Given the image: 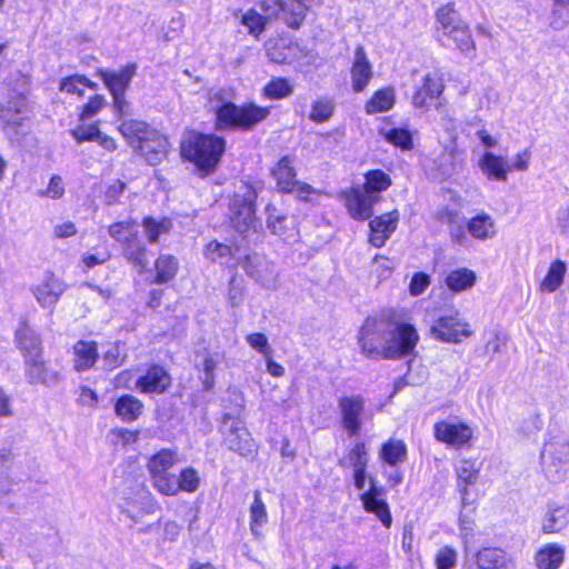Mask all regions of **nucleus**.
Returning a JSON list of instances; mask_svg holds the SVG:
<instances>
[{
  "mask_svg": "<svg viewBox=\"0 0 569 569\" xmlns=\"http://www.w3.org/2000/svg\"><path fill=\"white\" fill-rule=\"evenodd\" d=\"M224 147L223 138L213 134L190 133L181 144V154L200 170L211 171L218 164Z\"/></svg>",
  "mask_w": 569,
  "mask_h": 569,
  "instance_id": "1",
  "label": "nucleus"
},
{
  "mask_svg": "<svg viewBox=\"0 0 569 569\" xmlns=\"http://www.w3.org/2000/svg\"><path fill=\"white\" fill-rule=\"evenodd\" d=\"M270 113L269 108L253 103L237 106L232 102H223L216 109V127L223 130H251Z\"/></svg>",
  "mask_w": 569,
  "mask_h": 569,
  "instance_id": "2",
  "label": "nucleus"
},
{
  "mask_svg": "<svg viewBox=\"0 0 569 569\" xmlns=\"http://www.w3.org/2000/svg\"><path fill=\"white\" fill-rule=\"evenodd\" d=\"M388 338L385 359H400L413 352L419 341V333L413 325L403 320L393 309H388Z\"/></svg>",
  "mask_w": 569,
  "mask_h": 569,
  "instance_id": "3",
  "label": "nucleus"
},
{
  "mask_svg": "<svg viewBox=\"0 0 569 569\" xmlns=\"http://www.w3.org/2000/svg\"><path fill=\"white\" fill-rule=\"evenodd\" d=\"M256 191L244 186L240 192L234 193L230 201V221L233 229L243 238L258 233L261 228L256 217Z\"/></svg>",
  "mask_w": 569,
  "mask_h": 569,
  "instance_id": "4",
  "label": "nucleus"
},
{
  "mask_svg": "<svg viewBox=\"0 0 569 569\" xmlns=\"http://www.w3.org/2000/svg\"><path fill=\"white\" fill-rule=\"evenodd\" d=\"M388 310L368 317L358 333L360 351L368 358H383L388 338Z\"/></svg>",
  "mask_w": 569,
  "mask_h": 569,
  "instance_id": "5",
  "label": "nucleus"
},
{
  "mask_svg": "<svg viewBox=\"0 0 569 569\" xmlns=\"http://www.w3.org/2000/svg\"><path fill=\"white\" fill-rule=\"evenodd\" d=\"M541 466L549 481H565L569 473V439L552 437L546 442L541 451Z\"/></svg>",
  "mask_w": 569,
  "mask_h": 569,
  "instance_id": "6",
  "label": "nucleus"
},
{
  "mask_svg": "<svg viewBox=\"0 0 569 569\" xmlns=\"http://www.w3.org/2000/svg\"><path fill=\"white\" fill-rule=\"evenodd\" d=\"M179 461L178 452L172 449H162L149 458L147 467L152 485L160 493L176 490L177 487L173 485L174 475L169 470Z\"/></svg>",
  "mask_w": 569,
  "mask_h": 569,
  "instance_id": "7",
  "label": "nucleus"
},
{
  "mask_svg": "<svg viewBox=\"0 0 569 569\" xmlns=\"http://www.w3.org/2000/svg\"><path fill=\"white\" fill-rule=\"evenodd\" d=\"M238 264L244 270L246 274L260 283L266 289H276L279 273L272 261L266 256L251 252L243 257H238Z\"/></svg>",
  "mask_w": 569,
  "mask_h": 569,
  "instance_id": "8",
  "label": "nucleus"
},
{
  "mask_svg": "<svg viewBox=\"0 0 569 569\" xmlns=\"http://www.w3.org/2000/svg\"><path fill=\"white\" fill-rule=\"evenodd\" d=\"M430 332L435 339L455 345L472 336L469 323L458 315L439 317L431 326Z\"/></svg>",
  "mask_w": 569,
  "mask_h": 569,
  "instance_id": "9",
  "label": "nucleus"
},
{
  "mask_svg": "<svg viewBox=\"0 0 569 569\" xmlns=\"http://www.w3.org/2000/svg\"><path fill=\"white\" fill-rule=\"evenodd\" d=\"M67 283L53 272H46L42 279L32 287V293L37 302L53 312L60 298L67 290Z\"/></svg>",
  "mask_w": 569,
  "mask_h": 569,
  "instance_id": "10",
  "label": "nucleus"
},
{
  "mask_svg": "<svg viewBox=\"0 0 569 569\" xmlns=\"http://www.w3.org/2000/svg\"><path fill=\"white\" fill-rule=\"evenodd\" d=\"M435 438L456 449L471 447L473 439L472 428L465 422L440 421L433 427Z\"/></svg>",
  "mask_w": 569,
  "mask_h": 569,
  "instance_id": "11",
  "label": "nucleus"
},
{
  "mask_svg": "<svg viewBox=\"0 0 569 569\" xmlns=\"http://www.w3.org/2000/svg\"><path fill=\"white\" fill-rule=\"evenodd\" d=\"M342 428L349 436H357L361 430L365 399L361 396H343L338 400Z\"/></svg>",
  "mask_w": 569,
  "mask_h": 569,
  "instance_id": "12",
  "label": "nucleus"
},
{
  "mask_svg": "<svg viewBox=\"0 0 569 569\" xmlns=\"http://www.w3.org/2000/svg\"><path fill=\"white\" fill-rule=\"evenodd\" d=\"M341 196L345 199L348 212L357 220L369 219L373 213V206L380 199L378 194H371L360 188H352L348 191H343Z\"/></svg>",
  "mask_w": 569,
  "mask_h": 569,
  "instance_id": "13",
  "label": "nucleus"
},
{
  "mask_svg": "<svg viewBox=\"0 0 569 569\" xmlns=\"http://www.w3.org/2000/svg\"><path fill=\"white\" fill-rule=\"evenodd\" d=\"M223 442L228 449L247 458H252L257 452V445L253 438L240 422L231 423L224 432Z\"/></svg>",
  "mask_w": 569,
  "mask_h": 569,
  "instance_id": "14",
  "label": "nucleus"
},
{
  "mask_svg": "<svg viewBox=\"0 0 569 569\" xmlns=\"http://www.w3.org/2000/svg\"><path fill=\"white\" fill-rule=\"evenodd\" d=\"M382 493V489L376 486L373 479H370V489L360 496V500L367 512L373 513L386 528H390L392 517Z\"/></svg>",
  "mask_w": 569,
  "mask_h": 569,
  "instance_id": "15",
  "label": "nucleus"
},
{
  "mask_svg": "<svg viewBox=\"0 0 569 569\" xmlns=\"http://www.w3.org/2000/svg\"><path fill=\"white\" fill-rule=\"evenodd\" d=\"M171 385V377L161 366H152L138 378L136 388L144 393H162Z\"/></svg>",
  "mask_w": 569,
  "mask_h": 569,
  "instance_id": "16",
  "label": "nucleus"
},
{
  "mask_svg": "<svg viewBox=\"0 0 569 569\" xmlns=\"http://www.w3.org/2000/svg\"><path fill=\"white\" fill-rule=\"evenodd\" d=\"M399 212L397 210L376 217L370 221V242L377 248L385 246L386 241L397 229Z\"/></svg>",
  "mask_w": 569,
  "mask_h": 569,
  "instance_id": "17",
  "label": "nucleus"
},
{
  "mask_svg": "<svg viewBox=\"0 0 569 569\" xmlns=\"http://www.w3.org/2000/svg\"><path fill=\"white\" fill-rule=\"evenodd\" d=\"M445 89L442 79L436 74L427 73L422 84L412 97V104L416 108H429L441 96Z\"/></svg>",
  "mask_w": 569,
  "mask_h": 569,
  "instance_id": "18",
  "label": "nucleus"
},
{
  "mask_svg": "<svg viewBox=\"0 0 569 569\" xmlns=\"http://www.w3.org/2000/svg\"><path fill=\"white\" fill-rule=\"evenodd\" d=\"M478 167L488 180L505 182L511 167L508 159L497 156L491 151H486L478 161Z\"/></svg>",
  "mask_w": 569,
  "mask_h": 569,
  "instance_id": "19",
  "label": "nucleus"
},
{
  "mask_svg": "<svg viewBox=\"0 0 569 569\" xmlns=\"http://www.w3.org/2000/svg\"><path fill=\"white\" fill-rule=\"evenodd\" d=\"M350 72L352 90L355 92H362L373 76L371 63L368 60L362 46H358L356 48L355 59Z\"/></svg>",
  "mask_w": 569,
  "mask_h": 569,
  "instance_id": "20",
  "label": "nucleus"
},
{
  "mask_svg": "<svg viewBox=\"0 0 569 569\" xmlns=\"http://www.w3.org/2000/svg\"><path fill=\"white\" fill-rule=\"evenodd\" d=\"M137 149L149 164L154 166L166 158L169 150V141L154 130L153 133H149L148 138Z\"/></svg>",
  "mask_w": 569,
  "mask_h": 569,
  "instance_id": "21",
  "label": "nucleus"
},
{
  "mask_svg": "<svg viewBox=\"0 0 569 569\" xmlns=\"http://www.w3.org/2000/svg\"><path fill=\"white\" fill-rule=\"evenodd\" d=\"M479 569H515L513 560L500 548H482L477 552Z\"/></svg>",
  "mask_w": 569,
  "mask_h": 569,
  "instance_id": "22",
  "label": "nucleus"
},
{
  "mask_svg": "<svg viewBox=\"0 0 569 569\" xmlns=\"http://www.w3.org/2000/svg\"><path fill=\"white\" fill-rule=\"evenodd\" d=\"M136 64H128L118 72L101 70L99 73L111 94H124L136 74Z\"/></svg>",
  "mask_w": 569,
  "mask_h": 569,
  "instance_id": "23",
  "label": "nucleus"
},
{
  "mask_svg": "<svg viewBox=\"0 0 569 569\" xmlns=\"http://www.w3.org/2000/svg\"><path fill=\"white\" fill-rule=\"evenodd\" d=\"M272 176L280 191L288 193L295 192L297 172L291 157L283 156L272 169Z\"/></svg>",
  "mask_w": 569,
  "mask_h": 569,
  "instance_id": "24",
  "label": "nucleus"
},
{
  "mask_svg": "<svg viewBox=\"0 0 569 569\" xmlns=\"http://www.w3.org/2000/svg\"><path fill=\"white\" fill-rule=\"evenodd\" d=\"M479 466L473 459H460L456 465L457 487L462 496V503H466L468 487L473 485L479 476Z\"/></svg>",
  "mask_w": 569,
  "mask_h": 569,
  "instance_id": "25",
  "label": "nucleus"
},
{
  "mask_svg": "<svg viewBox=\"0 0 569 569\" xmlns=\"http://www.w3.org/2000/svg\"><path fill=\"white\" fill-rule=\"evenodd\" d=\"M98 357L96 341L79 340L73 346V368L78 372L92 368Z\"/></svg>",
  "mask_w": 569,
  "mask_h": 569,
  "instance_id": "26",
  "label": "nucleus"
},
{
  "mask_svg": "<svg viewBox=\"0 0 569 569\" xmlns=\"http://www.w3.org/2000/svg\"><path fill=\"white\" fill-rule=\"evenodd\" d=\"M448 40H451L456 47L466 58H476V42L473 40L469 26L463 22L452 31H448L443 34Z\"/></svg>",
  "mask_w": 569,
  "mask_h": 569,
  "instance_id": "27",
  "label": "nucleus"
},
{
  "mask_svg": "<svg viewBox=\"0 0 569 569\" xmlns=\"http://www.w3.org/2000/svg\"><path fill=\"white\" fill-rule=\"evenodd\" d=\"M26 362V375L30 383H42L51 385L59 380L57 372H49L44 366V362L39 357H29L24 359Z\"/></svg>",
  "mask_w": 569,
  "mask_h": 569,
  "instance_id": "28",
  "label": "nucleus"
},
{
  "mask_svg": "<svg viewBox=\"0 0 569 569\" xmlns=\"http://www.w3.org/2000/svg\"><path fill=\"white\" fill-rule=\"evenodd\" d=\"M16 337L24 359L41 356V341L34 330L26 322L21 323L16 332Z\"/></svg>",
  "mask_w": 569,
  "mask_h": 569,
  "instance_id": "29",
  "label": "nucleus"
},
{
  "mask_svg": "<svg viewBox=\"0 0 569 569\" xmlns=\"http://www.w3.org/2000/svg\"><path fill=\"white\" fill-rule=\"evenodd\" d=\"M565 559L563 547L557 543H547L536 553L535 560L539 569H559Z\"/></svg>",
  "mask_w": 569,
  "mask_h": 569,
  "instance_id": "30",
  "label": "nucleus"
},
{
  "mask_svg": "<svg viewBox=\"0 0 569 569\" xmlns=\"http://www.w3.org/2000/svg\"><path fill=\"white\" fill-rule=\"evenodd\" d=\"M119 131L128 143L136 149L148 138L149 133L154 132L146 122L139 120L123 121L119 126Z\"/></svg>",
  "mask_w": 569,
  "mask_h": 569,
  "instance_id": "31",
  "label": "nucleus"
},
{
  "mask_svg": "<svg viewBox=\"0 0 569 569\" xmlns=\"http://www.w3.org/2000/svg\"><path fill=\"white\" fill-rule=\"evenodd\" d=\"M308 10L309 7L305 3V0H283L280 19L283 20L289 28L299 29Z\"/></svg>",
  "mask_w": 569,
  "mask_h": 569,
  "instance_id": "32",
  "label": "nucleus"
},
{
  "mask_svg": "<svg viewBox=\"0 0 569 569\" xmlns=\"http://www.w3.org/2000/svg\"><path fill=\"white\" fill-rule=\"evenodd\" d=\"M468 232L478 240L491 239L496 236L495 220L488 213H479L472 217L467 224Z\"/></svg>",
  "mask_w": 569,
  "mask_h": 569,
  "instance_id": "33",
  "label": "nucleus"
},
{
  "mask_svg": "<svg viewBox=\"0 0 569 569\" xmlns=\"http://www.w3.org/2000/svg\"><path fill=\"white\" fill-rule=\"evenodd\" d=\"M204 256L211 262H218L221 264H229L230 260H236L238 262V257H242L238 247L232 248L216 240L210 241L207 244Z\"/></svg>",
  "mask_w": 569,
  "mask_h": 569,
  "instance_id": "34",
  "label": "nucleus"
},
{
  "mask_svg": "<svg viewBox=\"0 0 569 569\" xmlns=\"http://www.w3.org/2000/svg\"><path fill=\"white\" fill-rule=\"evenodd\" d=\"M250 530L256 538H261V528L268 522V512L266 505L261 499L259 490L253 492V501L250 506Z\"/></svg>",
  "mask_w": 569,
  "mask_h": 569,
  "instance_id": "35",
  "label": "nucleus"
},
{
  "mask_svg": "<svg viewBox=\"0 0 569 569\" xmlns=\"http://www.w3.org/2000/svg\"><path fill=\"white\" fill-rule=\"evenodd\" d=\"M143 409V403L132 395L120 397L116 405L114 411L126 422H132L139 418Z\"/></svg>",
  "mask_w": 569,
  "mask_h": 569,
  "instance_id": "36",
  "label": "nucleus"
},
{
  "mask_svg": "<svg viewBox=\"0 0 569 569\" xmlns=\"http://www.w3.org/2000/svg\"><path fill=\"white\" fill-rule=\"evenodd\" d=\"M437 31L442 36L452 31L465 21L460 18L453 3H447L440 7L436 12Z\"/></svg>",
  "mask_w": 569,
  "mask_h": 569,
  "instance_id": "37",
  "label": "nucleus"
},
{
  "mask_svg": "<svg viewBox=\"0 0 569 569\" xmlns=\"http://www.w3.org/2000/svg\"><path fill=\"white\" fill-rule=\"evenodd\" d=\"M477 281L476 273L467 268L452 270L446 277V286L453 292H462L471 289Z\"/></svg>",
  "mask_w": 569,
  "mask_h": 569,
  "instance_id": "38",
  "label": "nucleus"
},
{
  "mask_svg": "<svg viewBox=\"0 0 569 569\" xmlns=\"http://www.w3.org/2000/svg\"><path fill=\"white\" fill-rule=\"evenodd\" d=\"M566 272V262L560 259L555 260L548 268L547 274L540 283V290L555 292L563 283Z\"/></svg>",
  "mask_w": 569,
  "mask_h": 569,
  "instance_id": "39",
  "label": "nucleus"
},
{
  "mask_svg": "<svg viewBox=\"0 0 569 569\" xmlns=\"http://www.w3.org/2000/svg\"><path fill=\"white\" fill-rule=\"evenodd\" d=\"M395 104V91L392 88H383L373 93L367 101L365 109L368 114L386 112Z\"/></svg>",
  "mask_w": 569,
  "mask_h": 569,
  "instance_id": "40",
  "label": "nucleus"
},
{
  "mask_svg": "<svg viewBox=\"0 0 569 569\" xmlns=\"http://www.w3.org/2000/svg\"><path fill=\"white\" fill-rule=\"evenodd\" d=\"M379 456L388 465L396 466L406 460L407 446L401 440L390 439L382 445Z\"/></svg>",
  "mask_w": 569,
  "mask_h": 569,
  "instance_id": "41",
  "label": "nucleus"
},
{
  "mask_svg": "<svg viewBox=\"0 0 569 569\" xmlns=\"http://www.w3.org/2000/svg\"><path fill=\"white\" fill-rule=\"evenodd\" d=\"M123 256L140 272L146 270L148 264L147 249L138 237L123 246Z\"/></svg>",
  "mask_w": 569,
  "mask_h": 569,
  "instance_id": "42",
  "label": "nucleus"
},
{
  "mask_svg": "<svg viewBox=\"0 0 569 569\" xmlns=\"http://www.w3.org/2000/svg\"><path fill=\"white\" fill-rule=\"evenodd\" d=\"M178 271V260L172 254H161L156 260L154 283H166L173 279Z\"/></svg>",
  "mask_w": 569,
  "mask_h": 569,
  "instance_id": "43",
  "label": "nucleus"
},
{
  "mask_svg": "<svg viewBox=\"0 0 569 569\" xmlns=\"http://www.w3.org/2000/svg\"><path fill=\"white\" fill-rule=\"evenodd\" d=\"M200 483V478L196 469L188 467L181 470L179 478L173 476V485L176 488L172 492H163L166 496H176L179 491L194 492Z\"/></svg>",
  "mask_w": 569,
  "mask_h": 569,
  "instance_id": "44",
  "label": "nucleus"
},
{
  "mask_svg": "<svg viewBox=\"0 0 569 569\" xmlns=\"http://www.w3.org/2000/svg\"><path fill=\"white\" fill-rule=\"evenodd\" d=\"M142 227L148 241L156 243L162 234L169 233L172 228V222L168 218L156 220L151 217H147L142 221Z\"/></svg>",
  "mask_w": 569,
  "mask_h": 569,
  "instance_id": "45",
  "label": "nucleus"
},
{
  "mask_svg": "<svg viewBox=\"0 0 569 569\" xmlns=\"http://www.w3.org/2000/svg\"><path fill=\"white\" fill-rule=\"evenodd\" d=\"M268 58L276 63H284L291 57V47L284 39H270L266 43Z\"/></svg>",
  "mask_w": 569,
  "mask_h": 569,
  "instance_id": "46",
  "label": "nucleus"
},
{
  "mask_svg": "<svg viewBox=\"0 0 569 569\" xmlns=\"http://www.w3.org/2000/svg\"><path fill=\"white\" fill-rule=\"evenodd\" d=\"M220 362V355L207 353L203 358L201 365V376L200 379L202 381V386L204 390H211L214 387V371Z\"/></svg>",
  "mask_w": 569,
  "mask_h": 569,
  "instance_id": "47",
  "label": "nucleus"
},
{
  "mask_svg": "<svg viewBox=\"0 0 569 569\" xmlns=\"http://www.w3.org/2000/svg\"><path fill=\"white\" fill-rule=\"evenodd\" d=\"M391 186L390 177L382 170H370L366 173L363 189L371 194L387 190Z\"/></svg>",
  "mask_w": 569,
  "mask_h": 569,
  "instance_id": "48",
  "label": "nucleus"
},
{
  "mask_svg": "<svg viewBox=\"0 0 569 569\" xmlns=\"http://www.w3.org/2000/svg\"><path fill=\"white\" fill-rule=\"evenodd\" d=\"M341 467H352L355 469L367 468L368 452L363 442H356L348 455L340 460Z\"/></svg>",
  "mask_w": 569,
  "mask_h": 569,
  "instance_id": "49",
  "label": "nucleus"
},
{
  "mask_svg": "<svg viewBox=\"0 0 569 569\" xmlns=\"http://www.w3.org/2000/svg\"><path fill=\"white\" fill-rule=\"evenodd\" d=\"M292 92V86L284 78H273L263 88V94L272 100L287 98Z\"/></svg>",
  "mask_w": 569,
  "mask_h": 569,
  "instance_id": "50",
  "label": "nucleus"
},
{
  "mask_svg": "<svg viewBox=\"0 0 569 569\" xmlns=\"http://www.w3.org/2000/svg\"><path fill=\"white\" fill-rule=\"evenodd\" d=\"M109 234L117 241L122 242L123 246L138 237L134 222L132 221H121L111 224L109 227Z\"/></svg>",
  "mask_w": 569,
  "mask_h": 569,
  "instance_id": "51",
  "label": "nucleus"
},
{
  "mask_svg": "<svg viewBox=\"0 0 569 569\" xmlns=\"http://www.w3.org/2000/svg\"><path fill=\"white\" fill-rule=\"evenodd\" d=\"M380 133L385 139L396 147H400L403 150H410L412 148V136L409 130L403 128H393L390 130H380Z\"/></svg>",
  "mask_w": 569,
  "mask_h": 569,
  "instance_id": "52",
  "label": "nucleus"
},
{
  "mask_svg": "<svg viewBox=\"0 0 569 569\" xmlns=\"http://www.w3.org/2000/svg\"><path fill=\"white\" fill-rule=\"evenodd\" d=\"M488 339L483 346V352L489 358H493L496 355L501 353L507 345V337L503 332L492 329L488 333Z\"/></svg>",
  "mask_w": 569,
  "mask_h": 569,
  "instance_id": "53",
  "label": "nucleus"
},
{
  "mask_svg": "<svg viewBox=\"0 0 569 569\" xmlns=\"http://www.w3.org/2000/svg\"><path fill=\"white\" fill-rule=\"evenodd\" d=\"M335 110V103L330 99H320L313 102L310 119L313 122L322 123L328 121Z\"/></svg>",
  "mask_w": 569,
  "mask_h": 569,
  "instance_id": "54",
  "label": "nucleus"
},
{
  "mask_svg": "<svg viewBox=\"0 0 569 569\" xmlns=\"http://www.w3.org/2000/svg\"><path fill=\"white\" fill-rule=\"evenodd\" d=\"M569 23V0H555L551 27L556 30L562 29Z\"/></svg>",
  "mask_w": 569,
  "mask_h": 569,
  "instance_id": "55",
  "label": "nucleus"
},
{
  "mask_svg": "<svg viewBox=\"0 0 569 569\" xmlns=\"http://www.w3.org/2000/svg\"><path fill=\"white\" fill-rule=\"evenodd\" d=\"M266 23L267 18L254 10H249L242 16V24H244L254 37H258L264 30Z\"/></svg>",
  "mask_w": 569,
  "mask_h": 569,
  "instance_id": "56",
  "label": "nucleus"
},
{
  "mask_svg": "<svg viewBox=\"0 0 569 569\" xmlns=\"http://www.w3.org/2000/svg\"><path fill=\"white\" fill-rule=\"evenodd\" d=\"M437 569H452L457 562V551L449 547H442L435 559Z\"/></svg>",
  "mask_w": 569,
  "mask_h": 569,
  "instance_id": "57",
  "label": "nucleus"
},
{
  "mask_svg": "<svg viewBox=\"0 0 569 569\" xmlns=\"http://www.w3.org/2000/svg\"><path fill=\"white\" fill-rule=\"evenodd\" d=\"M542 428V421L538 416H530L522 421L518 433L525 439L533 438Z\"/></svg>",
  "mask_w": 569,
  "mask_h": 569,
  "instance_id": "58",
  "label": "nucleus"
},
{
  "mask_svg": "<svg viewBox=\"0 0 569 569\" xmlns=\"http://www.w3.org/2000/svg\"><path fill=\"white\" fill-rule=\"evenodd\" d=\"M63 194L64 184L62 178L58 174L52 176L47 189L40 192V196L48 197L53 200L62 198Z\"/></svg>",
  "mask_w": 569,
  "mask_h": 569,
  "instance_id": "59",
  "label": "nucleus"
},
{
  "mask_svg": "<svg viewBox=\"0 0 569 569\" xmlns=\"http://www.w3.org/2000/svg\"><path fill=\"white\" fill-rule=\"evenodd\" d=\"M430 284V277L425 272H416L409 284V292L413 297H418L425 292Z\"/></svg>",
  "mask_w": 569,
  "mask_h": 569,
  "instance_id": "60",
  "label": "nucleus"
},
{
  "mask_svg": "<svg viewBox=\"0 0 569 569\" xmlns=\"http://www.w3.org/2000/svg\"><path fill=\"white\" fill-rule=\"evenodd\" d=\"M124 359L123 351L119 345L111 346L103 355V361L109 370L122 365Z\"/></svg>",
  "mask_w": 569,
  "mask_h": 569,
  "instance_id": "61",
  "label": "nucleus"
},
{
  "mask_svg": "<svg viewBox=\"0 0 569 569\" xmlns=\"http://www.w3.org/2000/svg\"><path fill=\"white\" fill-rule=\"evenodd\" d=\"M100 130L96 124L79 126L72 131L73 138L78 143L84 141H96Z\"/></svg>",
  "mask_w": 569,
  "mask_h": 569,
  "instance_id": "62",
  "label": "nucleus"
},
{
  "mask_svg": "<svg viewBox=\"0 0 569 569\" xmlns=\"http://www.w3.org/2000/svg\"><path fill=\"white\" fill-rule=\"evenodd\" d=\"M247 342L249 346L266 357L271 353V348L268 343L267 337L261 332L250 333L247 336Z\"/></svg>",
  "mask_w": 569,
  "mask_h": 569,
  "instance_id": "63",
  "label": "nucleus"
},
{
  "mask_svg": "<svg viewBox=\"0 0 569 569\" xmlns=\"http://www.w3.org/2000/svg\"><path fill=\"white\" fill-rule=\"evenodd\" d=\"M106 103V99L101 94L92 97L83 107L81 119H90L97 114Z\"/></svg>",
  "mask_w": 569,
  "mask_h": 569,
  "instance_id": "64",
  "label": "nucleus"
}]
</instances>
